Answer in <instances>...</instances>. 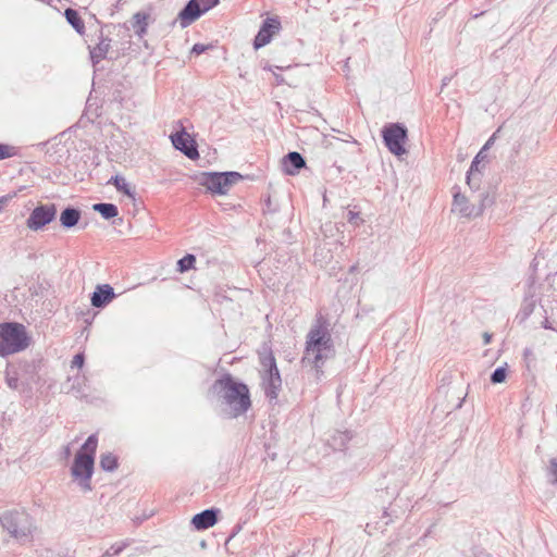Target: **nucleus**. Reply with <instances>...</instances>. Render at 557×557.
<instances>
[{
  "label": "nucleus",
  "mask_w": 557,
  "mask_h": 557,
  "mask_svg": "<svg viewBox=\"0 0 557 557\" xmlns=\"http://www.w3.org/2000/svg\"><path fill=\"white\" fill-rule=\"evenodd\" d=\"M211 393L226 408L230 418L244 414L251 406L248 386L224 374L211 386Z\"/></svg>",
  "instance_id": "1"
},
{
  "label": "nucleus",
  "mask_w": 557,
  "mask_h": 557,
  "mask_svg": "<svg viewBox=\"0 0 557 557\" xmlns=\"http://www.w3.org/2000/svg\"><path fill=\"white\" fill-rule=\"evenodd\" d=\"M333 354L334 347L327 320L323 315H319L307 334L301 362L320 369Z\"/></svg>",
  "instance_id": "2"
},
{
  "label": "nucleus",
  "mask_w": 557,
  "mask_h": 557,
  "mask_svg": "<svg viewBox=\"0 0 557 557\" xmlns=\"http://www.w3.org/2000/svg\"><path fill=\"white\" fill-rule=\"evenodd\" d=\"M97 445V436L95 434L90 435L75 455L71 467V475L73 480L84 492H90L92 488L91 476L94 474Z\"/></svg>",
  "instance_id": "3"
},
{
  "label": "nucleus",
  "mask_w": 557,
  "mask_h": 557,
  "mask_svg": "<svg viewBox=\"0 0 557 557\" xmlns=\"http://www.w3.org/2000/svg\"><path fill=\"white\" fill-rule=\"evenodd\" d=\"M30 345V337L23 324L15 322L0 323V356L5 357L25 350Z\"/></svg>",
  "instance_id": "4"
},
{
  "label": "nucleus",
  "mask_w": 557,
  "mask_h": 557,
  "mask_svg": "<svg viewBox=\"0 0 557 557\" xmlns=\"http://www.w3.org/2000/svg\"><path fill=\"white\" fill-rule=\"evenodd\" d=\"M240 178L237 172H205L197 177V182L213 194L225 195Z\"/></svg>",
  "instance_id": "5"
},
{
  "label": "nucleus",
  "mask_w": 557,
  "mask_h": 557,
  "mask_svg": "<svg viewBox=\"0 0 557 557\" xmlns=\"http://www.w3.org/2000/svg\"><path fill=\"white\" fill-rule=\"evenodd\" d=\"M1 523L15 537L27 536L33 530V520L25 510H8L0 517Z\"/></svg>",
  "instance_id": "6"
},
{
  "label": "nucleus",
  "mask_w": 557,
  "mask_h": 557,
  "mask_svg": "<svg viewBox=\"0 0 557 557\" xmlns=\"http://www.w3.org/2000/svg\"><path fill=\"white\" fill-rule=\"evenodd\" d=\"M261 366L264 370L263 388L265 396L271 400L276 399L282 386V380L276 367L275 358L272 352L264 354L260 357Z\"/></svg>",
  "instance_id": "7"
},
{
  "label": "nucleus",
  "mask_w": 557,
  "mask_h": 557,
  "mask_svg": "<svg viewBox=\"0 0 557 557\" xmlns=\"http://www.w3.org/2000/svg\"><path fill=\"white\" fill-rule=\"evenodd\" d=\"M219 2L220 0H189L177 16L181 27L189 26L203 13L218 5Z\"/></svg>",
  "instance_id": "8"
},
{
  "label": "nucleus",
  "mask_w": 557,
  "mask_h": 557,
  "mask_svg": "<svg viewBox=\"0 0 557 557\" xmlns=\"http://www.w3.org/2000/svg\"><path fill=\"white\" fill-rule=\"evenodd\" d=\"M487 196L484 194L479 195L478 203L471 202L470 199L461 194L459 190L454 193L451 211L458 213L463 218H474L483 213L485 205L484 200Z\"/></svg>",
  "instance_id": "9"
},
{
  "label": "nucleus",
  "mask_w": 557,
  "mask_h": 557,
  "mask_svg": "<svg viewBox=\"0 0 557 557\" xmlns=\"http://www.w3.org/2000/svg\"><path fill=\"white\" fill-rule=\"evenodd\" d=\"M57 213L58 210L54 203L39 205L29 213L26 220V226L33 232L41 231L55 220Z\"/></svg>",
  "instance_id": "10"
},
{
  "label": "nucleus",
  "mask_w": 557,
  "mask_h": 557,
  "mask_svg": "<svg viewBox=\"0 0 557 557\" xmlns=\"http://www.w3.org/2000/svg\"><path fill=\"white\" fill-rule=\"evenodd\" d=\"M383 139L388 150L396 154L401 156L406 152L404 144L407 138V129L400 124H391L383 129Z\"/></svg>",
  "instance_id": "11"
},
{
  "label": "nucleus",
  "mask_w": 557,
  "mask_h": 557,
  "mask_svg": "<svg viewBox=\"0 0 557 557\" xmlns=\"http://www.w3.org/2000/svg\"><path fill=\"white\" fill-rule=\"evenodd\" d=\"M171 141L175 149L182 151L189 159L195 160L199 157L195 141L184 128L172 134Z\"/></svg>",
  "instance_id": "12"
},
{
  "label": "nucleus",
  "mask_w": 557,
  "mask_h": 557,
  "mask_svg": "<svg viewBox=\"0 0 557 557\" xmlns=\"http://www.w3.org/2000/svg\"><path fill=\"white\" fill-rule=\"evenodd\" d=\"M280 27L281 23L277 18H267L253 40L255 49L268 45L272 37L280 30Z\"/></svg>",
  "instance_id": "13"
},
{
  "label": "nucleus",
  "mask_w": 557,
  "mask_h": 557,
  "mask_svg": "<svg viewBox=\"0 0 557 557\" xmlns=\"http://www.w3.org/2000/svg\"><path fill=\"white\" fill-rule=\"evenodd\" d=\"M115 298L114 289L109 284L97 285L90 301L95 308H104Z\"/></svg>",
  "instance_id": "14"
},
{
  "label": "nucleus",
  "mask_w": 557,
  "mask_h": 557,
  "mask_svg": "<svg viewBox=\"0 0 557 557\" xmlns=\"http://www.w3.org/2000/svg\"><path fill=\"white\" fill-rule=\"evenodd\" d=\"M218 509H206L193 517L191 523L196 530H207L218 521Z\"/></svg>",
  "instance_id": "15"
},
{
  "label": "nucleus",
  "mask_w": 557,
  "mask_h": 557,
  "mask_svg": "<svg viewBox=\"0 0 557 557\" xmlns=\"http://www.w3.org/2000/svg\"><path fill=\"white\" fill-rule=\"evenodd\" d=\"M305 166L306 161L299 152H289L283 159L284 172L288 175H295L300 169Z\"/></svg>",
  "instance_id": "16"
},
{
  "label": "nucleus",
  "mask_w": 557,
  "mask_h": 557,
  "mask_svg": "<svg viewBox=\"0 0 557 557\" xmlns=\"http://www.w3.org/2000/svg\"><path fill=\"white\" fill-rule=\"evenodd\" d=\"M482 153H483V150H481L475 156V158L471 162L470 169L467 173V184L472 191H475L480 188L481 171H480L479 164H480V157L482 156Z\"/></svg>",
  "instance_id": "17"
},
{
  "label": "nucleus",
  "mask_w": 557,
  "mask_h": 557,
  "mask_svg": "<svg viewBox=\"0 0 557 557\" xmlns=\"http://www.w3.org/2000/svg\"><path fill=\"white\" fill-rule=\"evenodd\" d=\"M150 14L146 12H136L132 17V26L138 37H144L147 34Z\"/></svg>",
  "instance_id": "18"
},
{
  "label": "nucleus",
  "mask_w": 557,
  "mask_h": 557,
  "mask_svg": "<svg viewBox=\"0 0 557 557\" xmlns=\"http://www.w3.org/2000/svg\"><path fill=\"white\" fill-rule=\"evenodd\" d=\"M536 307V299L534 295H527L521 304L520 310L517 313L516 319L523 323L533 313Z\"/></svg>",
  "instance_id": "19"
},
{
  "label": "nucleus",
  "mask_w": 557,
  "mask_h": 557,
  "mask_svg": "<svg viewBox=\"0 0 557 557\" xmlns=\"http://www.w3.org/2000/svg\"><path fill=\"white\" fill-rule=\"evenodd\" d=\"M79 219L81 211L72 207L65 208L60 214V223L64 228L74 227Z\"/></svg>",
  "instance_id": "20"
},
{
  "label": "nucleus",
  "mask_w": 557,
  "mask_h": 557,
  "mask_svg": "<svg viewBox=\"0 0 557 557\" xmlns=\"http://www.w3.org/2000/svg\"><path fill=\"white\" fill-rule=\"evenodd\" d=\"M64 16L67 23L79 34L83 35L85 33V24L81 18L78 12L74 9H66L64 12Z\"/></svg>",
  "instance_id": "21"
},
{
  "label": "nucleus",
  "mask_w": 557,
  "mask_h": 557,
  "mask_svg": "<svg viewBox=\"0 0 557 557\" xmlns=\"http://www.w3.org/2000/svg\"><path fill=\"white\" fill-rule=\"evenodd\" d=\"M110 49V39L101 38L100 42L90 51L91 60L95 63H98L100 60L104 59L108 51Z\"/></svg>",
  "instance_id": "22"
},
{
  "label": "nucleus",
  "mask_w": 557,
  "mask_h": 557,
  "mask_svg": "<svg viewBox=\"0 0 557 557\" xmlns=\"http://www.w3.org/2000/svg\"><path fill=\"white\" fill-rule=\"evenodd\" d=\"M92 209L107 220L115 218L119 214L117 207L113 203H96Z\"/></svg>",
  "instance_id": "23"
},
{
  "label": "nucleus",
  "mask_w": 557,
  "mask_h": 557,
  "mask_svg": "<svg viewBox=\"0 0 557 557\" xmlns=\"http://www.w3.org/2000/svg\"><path fill=\"white\" fill-rule=\"evenodd\" d=\"M109 184H113L115 188L123 193L124 195L128 197H134V193L132 191L129 185L127 184L126 180L123 176L115 175L111 177V180L108 182Z\"/></svg>",
  "instance_id": "24"
},
{
  "label": "nucleus",
  "mask_w": 557,
  "mask_h": 557,
  "mask_svg": "<svg viewBox=\"0 0 557 557\" xmlns=\"http://www.w3.org/2000/svg\"><path fill=\"white\" fill-rule=\"evenodd\" d=\"M100 467L104 471H113L117 467V460L116 457L112 454H104L100 458Z\"/></svg>",
  "instance_id": "25"
},
{
  "label": "nucleus",
  "mask_w": 557,
  "mask_h": 557,
  "mask_svg": "<svg viewBox=\"0 0 557 557\" xmlns=\"http://www.w3.org/2000/svg\"><path fill=\"white\" fill-rule=\"evenodd\" d=\"M195 262L196 257L194 255L188 253L177 261V271L180 273H184L194 268Z\"/></svg>",
  "instance_id": "26"
},
{
  "label": "nucleus",
  "mask_w": 557,
  "mask_h": 557,
  "mask_svg": "<svg viewBox=\"0 0 557 557\" xmlns=\"http://www.w3.org/2000/svg\"><path fill=\"white\" fill-rule=\"evenodd\" d=\"M129 545L128 541H123L120 543L113 544L109 549H107L102 557H113L121 554L127 546Z\"/></svg>",
  "instance_id": "27"
},
{
  "label": "nucleus",
  "mask_w": 557,
  "mask_h": 557,
  "mask_svg": "<svg viewBox=\"0 0 557 557\" xmlns=\"http://www.w3.org/2000/svg\"><path fill=\"white\" fill-rule=\"evenodd\" d=\"M507 370L504 367H499L494 370L491 375V382L494 384L503 383L506 380Z\"/></svg>",
  "instance_id": "28"
},
{
  "label": "nucleus",
  "mask_w": 557,
  "mask_h": 557,
  "mask_svg": "<svg viewBox=\"0 0 557 557\" xmlns=\"http://www.w3.org/2000/svg\"><path fill=\"white\" fill-rule=\"evenodd\" d=\"M547 476L549 478L550 483L557 484V460L550 459L549 465L547 467Z\"/></svg>",
  "instance_id": "29"
},
{
  "label": "nucleus",
  "mask_w": 557,
  "mask_h": 557,
  "mask_svg": "<svg viewBox=\"0 0 557 557\" xmlns=\"http://www.w3.org/2000/svg\"><path fill=\"white\" fill-rule=\"evenodd\" d=\"M347 221L350 223V224H354V225H359L360 222H362L360 215H359V212H355L352 210H349L347 212Z\"/></svg>",
  "instance_id": "30"
},
{
  "label": "nucleus",
  "mask_w": 557,
  "mask_h": 557,
  "mask_svg": "<svg viewBox=\"0 0 557 557\" xmlns=\"http://www.w3.org/2000/svg\"><path fill=\"white\" fill-rule=\"evenodd\" d=\"M5 381H7V384L10 388L12 389H17L18 388V377L17 375H11V374H7V377H5Z\"/></svg>",
  "instance_id": "31"
},
{
  "label": "nucleus",
  "mask_w": 557,
  "mask_h": 557,
  "mask_svg": "<svg viewBox=\"0 0 557 557\" xmlns=\"http://www.w3.org/2000/svg\"><path fill=\"white\" fill-rule=\"evenodd\" d=\"M12 148L8 145H0V160L9 158L12 156Z\"/></svg>",
  "instance_id": "32"
},
{
  "label": "nucleus",
  "mask_w": 557,
  "mask_h": 557,
  "mask_svg": "<svg viewBox=\"0 0 557 557\" xmlns=\"http://www.w3.org/2000/svg\"><path fill=\"white\" fill-rule=\"evenodd\" d=\"M14 197H15V194L0 197V212H2L4 210V208L9 205V202Z\"/></svg>",
  "instance_id": "33"
},
{
  "label": "nucleus",
  "mask_w": 557,
  "mask_h": 557,
  "mask_svg": "<svg viewBox=\"0 0 557 557\" xmlns=\"http://www.w3.org/2000/svg\"><path fill=\"white\" fill-rule=\"evenodd\" d=\"M83 364H84V356L82 354L75 355L72 360V367L82 368Z\"/></svg>",
  "instance_id": "34"
},
{
  "label": "nucleus",
  "mask_w": 557,
  "mask_h": 557,
  "mask_svg": "<svg viewBox=\"0 0 557 557\" xmlns=\"http://www.w3.org/2000/svg\"><path fill=\"white\" fill-rule=\"evenodd\" d=\"M206 49H207V46H205L202 44H196V45H194L191 52L196 53V54H201L202 52L206 51Z\"/></svg>",
  "instance_id": "35"
},
{
  "label": "nucleus",
  "mask_w": 557,
  "mask_h": 557,
  "mask_svg": "<svg viewBox=\"0 0 557 557\" xmlns=\"http://www.w3.org/2000/svg\"><path fill=\"white\" fill-rule=\"evenodd\" d=\"M542 327L546 329V330H554L552 323L548 321L547 318H545L542 323H541Z\"/></svg>",
  "instance_id": "36"
},
{
  "label": "nucleus",
  "mask_w": 557,
  "mask_h": 557,
  "mask_svg": "<svg viewBox=\"0 0 557 557\" xmlns=\"http://www.w3.org/2000/svg\"><path fill=\"white\" fill-rule=\"evenodd\" d=\"M490 341H491V335H490V334H487V333H485V334H484V343H485V344H488V343H490Z\"/></svg>",
  "instance_id": "37"
},
{
  "label": "nucleus",
  "mask_w": 557,
  "mask_h": 557,
  "mask_svg": "<svg viewBox=\"0 0 557 557\" xmlns=\"http://www.w3.org/2000/svg\"><path fill=\"white\" fill-rule=\"evenodd\" d=\"M275 78L278 84L283 82V78L277 74H275Z\"/></svg>",
  "instance_id": "38"
},
{
  "label": "nucleus",
  "mask_w": 557,
  "mask_h": 557,
  "mask_svg": "<svg viewBox=\"0 0 557 557\" xmlns=\"http://www.w3.org/2000/svg\"><path fill=\"white\" fill-rule=\"evenodd\" d=\"M488 146H491V139L485 144L482 150L484 151Z\"/></svg>",
  "instance_id": "39"
}]
</instances>
